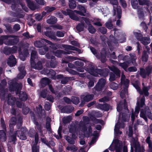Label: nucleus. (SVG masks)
I'll return each mask as SVG.
<instances>
[{
	"label": "nucleus",
	"mask_w": 152,
	"mask_h": 152,
	"mask_svg": "<svg viewBox=\"0 0 152 152\" xmlns=\"http://www.w3.org/2000/svg\"><path fill=\"white\" fill-rule=\"evenodd\" d=\"M87 68L89 73L91 75L95 76H96L99 75L101 76L106 77L108 75L110 71L107 68L95 69L94 66L91 64H89Z\"/></svg>",
	"instance_id": "1"
},
{
	"label": "nucleus",
	"mask_w": 152,
	"mask_h": 152,
	"mask_svg": "<svg viewBox=\"0 0 152 152\" xmlns=\"http://www.w3.org/2000/svg\"><path fill=\"white\" fill-rule=\"evenodd\" d=\"M140 115L146 122L148 121L147 118L152 120V113L148 106H146L144 108L140 110Z\"/></svg>",
	"instance_id": "2"
},
{
	"label": "nucleus",
	"mask_w": 152,
	"mask_h": 152,
	"mask_svg": "<svg viewBox=\"0 0 152 152\" xmlns=\"http://www.w3.org/2000/svg\"><path fill=\"white\" fill-rule=\"evenodd\" d=\"M152 73V66L148 65L145 69H140V74L143 78H145L146 76H149Z\"/></svg>",
	"instance_id": "3"
},
{
	"label": "nucleus",
	"mask_w": 152,
	"mask_h": 152,
	"mask_svg": "<svg viewBox=\"0 0 152 152\" xmlns=\"http://www.w3.org/2000/svg\"><path fill=\"white\" fill-rule=\"evenodd\" d=\"M62 13L65 15H69L72 19L76 20L79 21L81 18L80 16L78 17L75 15L73 11L71 10L67 9L65 11H62Z\"/></svg>",
	"instance_id": "4"
},
{
	"label": "nucleus",
	"mask_w": 152,
	"mask_h": 152,
	"mask_svg": "<svg viewBox=\"0 0 152 152\" xmlns=\"http://www.w3.org/2000/svg\"><path fill=\"white\" fill-rule=\"evenodd\" d=\"M106 81L105 79L101 78L99 80L96 85L94 87L95 90L97 91H101L104 86Z\"/></svg>",
	"instance_id": "5"
},
{
	"label": "nucleus",
	"mask_w": 152,
	"mask_h": 152,
	"mask_svg": "<svg viewBox=\"0 0 152 152\" xmlns=\"http://www.w3.org/2000/svg\"><path fill=\"white\" fill-rule=\"evenodd\" d=\"M19 53V56L20 58L23 61H24L29 54L28 50L26 48H24L22 51L20 48L18 49Z\"/></svg>",
	"instance_id": "6"
},
{
	"label": "nucleus",
	"mask_w": 152,
	"mask_h": 152,
	"mask_svg": "<svg viewBox=\"0 0 152 152\" xmlns=\"http://www.w3.org/2000/svg\"><path fill=\"white\" fill-rule=\"evenodd\" d=\"M9 88L10 91H16V94H17L19 93L21 88H20L17 82L14 83L12 82L10 85Z\"/></svg>",
	"instance_id": "7"
},
{
	"label": "nucleus",
	"mask_w": 152,
	"mask_h": 152,
	"mask_svg": "<svg viewBox=\"0 0 152 152\" xmlns=\"http://www.w3.org/2000/svg\"><path fill=\"white\" fill-rule=\"evenodd\" d=\"M13 39H7L4 42V43L7 45H16L19 41V39L17 36H13Z\"/></svg>",
	"instance_id": "8"
},
{
	"label": "nucleus",
	"mask_w": 152,
	"mask_h": 152,
	"mask_svg": "<svg viewBox=\"0 0 152 152\" xmlns=\"http://www.w3.org/2000/svg\"><path fill=\"white\" fill-rule=\"evenodd\" d=\"M77 137L75 134H71L69 135H66L65 138V140L69 144L73 145L75 143V140Z\"/></svg>",
	"instance_id": "9"
},
{
	"label": "nucleus",
	"mask_w": 152,
	"mask_h": 152,
	"mask_svg": "<svg viewBox=\"0 0 152 152\" xmlns=\"http://www.w3.org/2000/svg\"><path fill=\"white\" fill-rule=\"evenodd\" d=\"M107 53H110L109 51L107 52L106 49L103 48L102 50L100 52V56L99 58L97 57V58L98 59H100V61L102 63H105L107 61L106 56Z\"/></svg>",
	"instance_id": "10"
},
{
	"label": "nucleus",
	"mask_w": 152,
	"mask_h": 152,
	"mask_svg": "<svg viewBox=\"0 0 152 152\" xmlns=\"http://www.w3.org/2000/svg\"><path fill=\"white\" fill-rule=\"evenodd\" d=\"M16 63V59L13 55L10 56L7 59V64L10 67L15 66Z\"/></svg>",
	"instance_id": "11"
},
{
	"label": "nucleus",
	"mask_w": 152,
	"mask_h": 152,
	"mask_svg": "<svg viewBox=\"0 0 152 152\" xmlns=\"http://www.w3.org/2000/svg\"><path fill=\"white\" fill-rule=\"evenodd\" d=\"M56 78L59 80L61 81V83L63 84H66L69 80V78L68 77L64 76L63 75H58L55 77Z\"/></svg>",
	"instance_id": "12"
},
{
	"label": "nucleus",
	"mask_w": 152,
	"mask_h": 152,
	"mask_svg": "<svg viewBox=\"0 0 152 152\" xmlns=\"http://www.w3.org/2000/svg\"><path fill=\"white\" fill-rule=\"evenodd\" d=\"M32 67L34 69L40 70L42 69L43 66L42 64L40 61H38L36 64L35 61L31 63Z\"/></svg>",
	"instance_id": "13"
},
{
	"label": "nucleus",
	"mask_w": 152,
	"mask_h": 152,
	"mask_svg": "<svg viewBox=\"0 0 152 152\" xmlns=\"http://www.w3.org/2000/svg\"><path fill=\"white\" fill-rule=\"evenodd\" d=\"M74 109L73 107L70 105H66L63 107L61 109V110L64 113H71Z\"/></svg>",
	"instance_id": "14"
},
{
	"label": "nucleus",
	"mask_w": 152,
	"mask_h": 152,
	"mask_svg": "<svg viewBox=\"0 0 152 152\" xmlns=\"http://www.w3.org/2000/svg\"><path fill=\"white\" fill-rule=\"evenodd\" d=\"M51 82L50 80L47 77L43 78L40 81L41 86L42 87L44 88L46 86L49 85Z\"/></svg>",
	"instance_id": "15"
},
{
	"label": "nucleus",
	"mask_w": 152,
	"mask_h": 152,
	"mask_svg": "<svg viewBox=\"0 0 152 152\" xmlns=\"http://www.w3.org/2000/svg\"><path fill=\"white\" fill-rule=\"evenodd\" d=\"M45 34L46 36L52 39L56 40H58L55 35V33L53 31H46L45 32Z\"/></svg>",
	"instance_id": "16"
},
{
	"label": "nucleus",
	"mask_w": 152,
	"mask_h": 152,
	"mask_svg": "<svg viewBox=\"0 0 152 152\" xmlns=\"http://www.w3.org/2000/svg\"><path fill=\"white\" fill-rule=\"evenodd\" d=\"M18 94H19V98L21 101H25L27 99L28 95L25 92L20 91Z\"/></svg>",
	"instance_id": "17"
},
{
	"label": "nucleus",
	"mask_w": 152,
	"mask_h": 152,
	"mask_svg": "<svg viewBox=\"0 0 152 152\" xmlns=\"http://www.w3.org/2000/svg\"><path fill=\"white\" fill-rule=\"evenodd\" d=\"M149 49H147V50H144L143 51L142 56V61L143 62H147L148 60Z\"/></svg>",
	"instance_id": "18"
},
{
	"label": "nucleus",
	"mask_w": 152,
	"mask_h": 152,
	"mask_svg": "<svg viewBox=\"0 0 152 152\" xmlns=\"http://www.w3.org/2000/svg\"><path fill=\"white\" fill-rule=\"evenodd\" d=\"M26 2L28 8L32 10H35L37 8V6L34 4L31 0H26Z\"/></svg>",
	"instance_id": "19"
},
{
	"label": "nucleus",
	"mask_w": 152,
	"mask_h": 152,
	"mask_svg": "<svg viewBox=\"0 0 152 152\" xmlns=\"http://www.w3.org/2000/svg\"><path fill=\"white\" fill-rule=\"evenodd\" d=\"M121 82L124 85V90L125 92L128 91V88L129 86V80L126 79V80H123L121 79Z\"/></svg>",
	"instance_id": "20"
},
{
	"label": "nucleus",
	"mask_w": 152,
	"mask_h": 152,
	"mask_svg": "<svg viewBox=\"0 0 152 152\" xmlns=\"http://www.w3.org/2000/svg\"><path fill=\"white\" fill-rule=\"evenodd\" d=\"M85 23L83 21H81L80 23L78 24L76 27V28L79 32L83 31L84 30Z\"/></svg>",
	"instance_id": "21"
},
{
	"label": "nucleus",
	"mask_w": 152,
	"mask_h": 152,
	"mask_svg": "<svg viewBox=\"0 0 152 152\" xmlns=\"http://www.w3.org/2000/svg\"><path fill=\"white\" fill-rule=\"evenodd\" d=\"M94 95L93 94H88L84 96L83 100L86 102H88L92 100L94 98Z\"/></svg>",
	"instance_id": "22"
},
{
	"label": "nucleus",
	"mask_w": 152,
	"mask_h": 152,
	"mask_svg": "<svg viewBox=\"0 0 152 152\" xmlns=\"http://www.w3.org/2000/svg\"><path fill=\"white\" fill-rule=\"evenodd\" d=\"M77 131V126L74 124H71L70 125L69 129V132L71 134H75Z\"/></svg>",
	"instance_id": "23"
},
{
	"label": "nucleus",
	"mask_w": 152,
	"mask_h": 152,
	"mask_svg": "<svg viewBox=\"0 0 152 152\" xmlns=\"http://www.w3.org/2000/svg\"><path fill=\"white\" fill-rule=\"evenodd\" d=\"M17 132L18 133V137H19L20 139L22 140H26L27 138L25 133L20 130H17Z\"/></svg>",
	"instance_id": "24"
},
{
	"label": "nucleus",
	"mask_w": 152,
	"mask_h": 152,
	"mask_svg": "<svg viewBox=\"0 0 152 152\" xmlns=\"http://www.w3.org/2000/svg\"><path fill=\"white\" fill-rule=\"evenodd\" d=\"M110 70L115 74L116 78H119L120 77V71L117 67H114L111 68Z\"/></svg>",
	"instance_id": "25"
},
{
	"label": "nucleus",
	"mask_w": 152,
	"mask_h": 152,
	"mask_svg": "<svg viewBox=\"0 0 152 152\" xmlns=\"http://www.w3.org/2000/svg\"><path fill=\"white\" fill-rule=\"evenodd\" d=\"M46 21L48 23L50 24H54L56 23L57 18L53 16H51L49 19L47 20Z\"/></svg>",
	"instance_id": "26"
},
{
	"label": "nucleus",
	"mask_w": 152,
	"mask_h": 152,
	"mask_svg": "<svg viewBox=\"0 0 152 152\" xmlns=\"http://www.w3.org/2000/svg\"><path fill=\"white\" fill-rule=\"evenodd\" d=\"M140 41L144 45H147L151 42L150 38L148 37H142Z\"/></svg>",
	"instance_id": "27"
},
{
	"label": "nucleus",
	"mask_w": 152,
	"mask_h": 152,
	"mask_svg": "<svg viewBox=\"0 0 152 152\" xmlns=\"http://www.w3.org/2000/svg\"><path fill=\"white\" fill-rule=\"evenodd\" d=\"M115 11H114V15H115L116 14V12H117V18L119 19H120L121 18V14H122V10L121 9V7H118L116 8H115Z\"/></svg>",
	"instance_id": "28"
},
{
	"label": "nucleus",
	"mask_w": 152,
	"mask_h": 152,
	"mask_svg": "<svg viewBox=\"0 0 152 152\" xmlns=\"http://www.w3.org/2000/svg\"><path fill=\"white\" fill-rule=\"evenodd\" d=\"M139 4L140 5H145L149 7L151 4V1L148 0H138Z\"/></svg>",
	"instance_id": "29"
},
{
	"label": "nucleus",
	"mask_w": 152,
	"mask_h": 152,
	"mask_svg": "<svg viewBox=\"0 0 152 152\" xmlns=\"http://www.w3.org/2000/svg\"><path fill=\"white\" fill-rule=\"evenodd\" d=\"M4 25L6 29H4V31L5 33H9L10 34L13 33L14 31L12 30L11 25L7 24H4Z\"/></svg>",
	"instance_id": "30"
},
{
	"label": "nucleus",
	"mask_w": 152,
	"mask_h": 152,
	"mask_svg": "<svg viewBox=\"0 0 152 152\" xmlns=\"http://www.w3.org/2000/svg\"><path fill=\"white\" fill-rule=\"evenodd\" d=\"M139 3L138 1L137 0H131V4L132 8L135 9H137L140 7V6L138 5Z\"/></svg>",
	"instance_id": "31"
},
{
	"label": "nucleus",
	"mask_w": 152,
	"mask_h": 152,
	"mask_svg": "<svg viewBox=\"0 0 152 152\" xmlns=\"http://www.w3.org/2000/svg\"><path fill=\"white\" fill-rule=\"evenodd\" d=\"M13 37V36L12 35L1 36L0 37V45H1L3 44L4 40L7 39L10 37Z\"/></svg>",
	"instance_id": "32"
},
{
	"label": "nucleus",
	"mask_w": 152,
	"mask_h": 152,
	"mask_svg": "<svg viewBox=\"0 0 152 152\" xmlns=\"http://www.w3.org/2000/svg\"><path fill=\"white\" fill-rule=\"evenodd\" d=\"M18 136V133L17 131H15L13 134L10 136L11 141H10V142H12L14 144H15V142L17 140L16 137Z\"/></svg>",
	"instance_id": "33"
},
{
	"label": "nucleus",
	"mask_w": 152,
	"mask_h": 152,
	"mask_svg": "<svg viewBox=\"0 0 152 152\" xmlns=\"http://www.w3.org/2000/svg\"><path fill=\"white\" fill-rule=\"evenodd\" d=\"M137 13L140 19H142L144 17V14L143 9L142 7H140L137 9Z\"/></svg>",
	"instance_id": "34"
},
{
	"label": "nucleus",
	"mask_w": 152,
	"mask_h": 152,
	"mask_svg": "<svg viewBox=\"0 0 152 152\" xmlns=\"http://www.w3.org/2000/svg\"><path fill=\"white\" fill-rule=\"evenodd\" d=\"M76 6V2L74 0H69V6L70 8L74 9Z\"/></svg>",
	"instance_id": "35"
},
{
	"label": "nucleus",
	"mask_w": 152,
	"mask_h": 152,
	"mask_svg": "<svg viewBox=\"0 0 152 152\" xmlns=\"http://www.w3.org/2000/svg\"><path fill=\"white\" fill-rule=\"evenodd\" d=\"M99 106L100 108L102 110L108 111L109 110V105L107 103H105L103 104H99Z\"/></svg>",
	"instance_id": "36"
},
{
	"label": "nucleus",
	"mask_w": 152,
	"mask_h": 152,
	"mask_svg": "<svg viewBox=\"0 0 152 152\" xmlns=\"http://www.w3.org/2000/svg\"><path fill=\"white\" fill-rule=\"evenodd\" d=\"M151 86H144L142 88V91L145 96H148L149 95V90L151 88Z\"/></svg>",
	"instance_id": "37"
},
{
	"label": "nucleus",
	"mask_w": 152,
	"mask_h": 152,
	"mask_svg": "<svg viewBox=\"0 0 152 152\" xmlns=\"http://www.w3.org/2000/svg\"><path fill=\"white\" fill-rule=\"evenodd\" d=\"M44 42L42 41H37L34 42V46L37 48H42L44 45Z\"/></svg>",
	"instance_id": "38"
},
{
	"label": "nucleus",
	"mask_w": 152,
	"mask_h": 152,
	"mask_svg": "<svg viewBox=\"0 0 152 152\" xmlns=\"http://www.w3.org/2000/svg\"><path fill=\"white\" fill-rule=\"evenodd\" d=\"M37 52L36 51L34 50H32L31 54L30 62H33L35 61L36 56Z\"/></svg>",
	"instance_id": "39"
},
{
	"label": "nucleus",
	"mask_w": 152,
	"mask_h": 152,
	"mask_svg": "<svg viewBox=\"0 0 152 152\" xmlns=\"http://www.w3.org/2000/svg\"><path fill=\"white\" fill-rule=\"evenodd\" d=\"M55 56L58 57L60 58L62 54H64V50H57L53 52Z\"/></svg>",
	"instance_id": "40"
},
{
	"label": "nucleus",
	"mask_w": 152,
	"mask_h": 152,
	"mask_svg": "<svg viewBox=\"0 0 152 152\" xmlns=\"http://www.w3.org/2000/svg\"><path fill=\"white\" fill-rule=\"evenodd\" d=\"M129 116L126 113H123L122 114L121 122H126L129 118Z\"/></svg>",
	"instance_id": "41"
},
{
	"label": "nucleus",
	"mask_w": 152,
	"mask_h": 152,
	"mask_svg": "<svg viewBox=\"0 0 152 152\" xmlns=\"http://www.w3.org/2000/svg\"><path fill=\"white\" fill-rule=\"evenodd\" d=\"M72 117L69 116L66 117H64L62 119V121L64 124H66L69 123L72 120Z\"/></svg>",
	"instance_id": "42"
},
{
	"label": "nucleus",
	"mask_w": 152,
	"mask_h": 152,
	"mask_svg": "<svg viewBox=\"0 0 152 152\" xmlns=\"http://www.w3.org/2000/svg\"><path fill=\"white\" fill-rule=\"evenodd\" d=\"M3 53L7 55L11 54V48L7 46L4 47L3 49Z\"/></svg>",
	"instance_id": "43"
},
{
	"label": "nucleus",
	"mask_w": 152,
	"mask_h": 152,
	"mask_svg": "<svg viewBox=\"0 0 152 152\" xmlns=\"http://www.w3.org/2000/svg\"><path fill=\"white\" fill-rule=\"evenodd\" d=\"M91 121L94 123L96 124L100 123L102 124L103 121L102 120H100L96 118L95 117L93 116L91 118Z\"/></svg>",
	"instance_id": "44"
},
{
	"label": "nucleus",
	"mask_w": 152,
	"mask_h": 152,
	"mask_svg": "<svg viewBox=\"0 0 152 152\" xmlns=\"http://www.w3.org/2000/svg\"><path fill=\"white\" fill-rule=\"evenodd\" d=\"M56 9L55 7H50L48 6L46 7L45 8V10L47 13H49L53 12Z\"/></svg>",
	"instance_id": "45"
},
{
	"label": "nucleus",
	"mask_w": 152,
	"mask_h": 152,
	"mask_svg": "<svg viewBox=\"0 0 152 152\" xmlns=\"http://www.w3.org/2000/svg\"><path fill=\"white\" fill-rule=\"evenodd\" d=\"M48 92V91L46 89H42L40 94L41 97L43 98H46Z\"/></svg>",
	"instance_id": "46"
},
{
	"label": "nucleus",
	"mask_w": 152,
	"mask_h": 152,
	"mask_svg": "<svg viewBox=\"0 0 152 152\" xmlns=\"http://www.w3.org/2000/svg\"><path fill=\"white\" fill-rule=\"evenodd\" d=\"M111 3L113 5V10L115 12V8H116L118 7H120V6H118V2L117 0H111Z\"/></svg>",
	"instance_id": "47"
},
{
	"label": "nucleus",
	"mask_w": 152,
	"mask_h": 152,
	"mask_svg": "<svg viewBox=\"0 0 152 152\" xmlns=\"http://www.w3.org/2000/svg\"><path fill=\"white\" fill-rule=\"evenodd\" d=\"M72 102L75 104H78L80 102L79 98L78 97L72 96Z\"/></svg>",
	"instance_id": "48"
},
{
	"label": "nucleus",
	"mask_w": 152,
	"mask_h": 152,
	"mask_svg": "<svg viewBox=\"0 0 152 152\" xmlns=\"http://www.w3.org/2000/svg\"><path fill=\"white\" fill-rule=\"evenodd\" d=\"M5 20L7 22L11 23L13 22L17 21L19 20L18 19L8 17L5 18Z\"/></svg>",
	"instance_id": "49"
},
{
	"label": "nucleus",
	"mask_w": 152,
	"mask_h": 152,
	"mask_svg": "<svg viewBox=\"0 0 152 152\" xmlns=\"http://www.w3.org/2000/svg\"><path fill=\"white\" fill-rule=\"evenodd\" d=\"M110 75V78H109V80L110 82H113L116 79V76L115 75L114 73L112 72L109 73Z\"/></svg>",
	"instance_id": "50"
},
{
	"label": "nucleus",
	"mask_w": 152,
	"mask_h": 152,
	"mask_svg": "<svg viewBox=\"0 0 152 152\" xmlns=\"http://www.w3.org/2000/svg\"><path fill=\"white\" fill-rule=\"evenodd\" d=\"M123 103L122 101H120L119 103L117 104V110L118 112H121L122 110Z\"/></svg>",
	"instance_id": "51"
},
{
	"label": "nucleus",
	"mask_w": 152,
	"mask_h": 152,
	"mask_svg": "<svg viewBox=\"0 0 152 152\" xmlns=\"http://www.w3.org/2000/svg\"><path fill=\"white\" fill-rule=\"evenodd\" d=\"M134 34L137 39L140 41L143 37L142 35L140 33L134 32Z\"/></svg>",
	"instance_id": "52"
},
{
	"label": "nucleus",
	"mask_w": 152,
	"mask_h": 152,
	"mask_svg": "<svg viewBox=\"0 0 152 152\" xmlns=\"http://www.w3.org/2000/svg\"><path fill=\"white\" fill-rule=\"evenodd\" d=\"M30 109L29 107L26 106H23L22 108V113L24 115L27 114L29 112Z\"/></svg>",
	"instance_id": "53"
},
{
	"label": "nucleus",
	"mask_w": 152,
	"mask_h": 152,
	"mask_svg": "<svg viewBox=\"0 0 152 152\" xmlns=\"http://www.w3.org/2000/svg\"><path fill=\"white\" fill-rule=\"evenodd\" d=\"M88 30L89 32L92 34L94 33L96 31V30L92 25L88 26Z\"/></svg>",
	"instance_id": "54"
},
{
	"label": "nucleus",
	"mask_w": 152,
	"mask_h": 152,
	"mask_svg": "<svg viewBox=\"0 0 152 152\" xmlns=\"http://www.w3.org/2000/svg\"><path fill=\"white\" fill-rule=\"evenodd\" d=\"M41 140L42 142L44 143L45 144L47 145L49 148H51V146L49 144V142L47 140L46 137L41 138Z\"/></svg>",
	"instance_id": "55"
},
{
	"label": "nucleus",
	"mask_w": 152,
	"mask_h": 152,
	"mask_svg": "<svg viewBox=\"0 0 152 152\" xmlns=\"http://www.w3.org/2000/svg\"><path fill=\"white\" fill-rule=\"evenodd\" d=\"M35 125V129H37L39 133H42L43 131L42 130V127L41 124L38 123Z\"/></svg>",
	"instance_id": "56"
},
{
	"label": "nucleus",
	"mask_w": 152,
	"mask_h": 152,
	"mask_svg": "<svg viewBox=\"0 0 152 152\" xmlns=\"http://www.w3.org/2000/svg\"><path fill=\"white\" fill-rule=\"evenodd\" d=\"M110 88L114 90H116L118 88V84L115 82L111 83L110 85Z\"/></svg>",
	"instance_id": "57"
},
{
	"label": "nucleus",
	"mask_w": 152,
	"mask_h": 152,
	"mask_svg": "<svg viewBox=\"0 0 152 152\" xmlns=\"http://www.w3.org/2000/svg\"><path fill=\"white\" fill-rule=\"evenodd\" d=\"M119 65L120 66L122 67V68L124 69L125 71H126V69L128 67V65L126 62H124L123 63H120Z\"/></svg>",
	"instance_id": "58"
},
{
	"label": "nucleus",
	"mask_w": 152,
	"mask_h": 152,
	"mask_svg": "<svg viewBox=\"0 0 152 152\" xmlns=\"http://www.w3.org/2000/svg\"><path fill=\"white\" fill-rule=\"evenodd\" d=\"M140 25L141 26H142V28L144 30H145V32H148V28L145 22L144 21L142 22L141 23Z\"/></svg>",
	"instance_id": "59"
},
{
	"label": "nucleus",
	"mask_w": 152,
	"mask_h": 152,
	"mask_svg": "<svg viewBox=\"0 0 152 152\" xmlns=\"http://www.w3.org/2000/svg\"><path fill=\"white\" fill-rule=\"evenodd\" d=\"M26 74V71L20 72V73L18 75V77L20 79H23L25 76Z\"/></svg>",
	"instance_id": "60"
},
{
	"label": "nucleus",
	"mask_w": 152,
	"mask_h": 152,
	"mask_svg": "<svg viewBox=\"0 0 152 152\" xmlns=\"http://www.w3.org/2000/svg\"><path fill=\"white\" fill-rule=\"evenodd\" d=\"M81 19L84 21L85 23L88 25V26L90 25H91L88 18H87L86 17H81Z\"/></svg>",
	"instance_id": "61"
},
{
	"label": "nucleus",
	"mask_w": 152,
	"mask_h": 152,
	"mask_svg": "<svg viewBox=\"0 0 152 152\" xmlns=\"http://www.w3.org/2000/svg\"><path fill=\"white\" fill-rule=\"evenodd\" d=\"M151 137L150 136H148L145 140L147 143L148 145V147L152 146V141L151 140Z\"/></svg>",
	"instance_id": "62"
},
{
	"label": "nucleus",
	"mask_w": 152,
	"mask_h": 152,
	"mask_svg": "<svg viewBox=\"0 0 152 152\" xmlns=\"http://www.w3.org/2000/svg\"><path fill=\"white\" fill-rule=\"evenodd\" d=\"M99 31L103 34H105L107 32V29L104 27H100L99 28Z\"/></svg>",
	"instance_id": "63"
},
{
	"label": "nucleus",
	"mask_w": 152,
	"mask_h": 152,
	"mask_svg": "<svg viewBox=\"0 0 152 152\" xmlns=\"http://www.w3.org/2000/svg\"><path fill=\"white\" fill-rule=\"evenodd\" d=\"M56 36L58 37H63L64 36V33L60 31H57L56 33Z\"/></svg>",
	"instance_id": "64"
}]
</instances>
